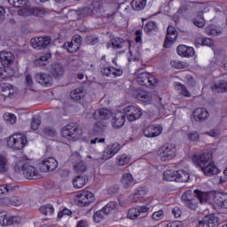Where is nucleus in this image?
Masks as SVG:
<instances>
[{
	"label": "nucleus",
	"instance_id": "nucleus-5",
	"mask_svg": "<svg viewBox=\"0 0 227 227\" xmlns=\"http://www.w3.org/2000/svg\"><path fill=\"white\" fill-rule=\"evenodd\" d=\"M158 155L163 161L171 160L176 157V147L167 144L158 150Z\"/></svg>",
	"mask_w": 227,
	"mask_h": 227
},
{
	"label": "nucleus",
	"instance_id": "nucleus-60",
	"mask_svg": "<svg viewBox=\"0 0 227 227\" xmlns=\"http://www.w3.org/2000/svg\"><path fill=\"white\" fill-rule=\"evenodd\" d=\"M188 139L193 142L200 141V133L197 131L188 133Z\"/></svg>",
	"mask_w": 227,
	"mask_h": 227
},
{
	"label": "nucleus",
	"instance_id": "nucleus-14",
	"mask_svg": "<svg viewBox=\"0 0 227 227\" xmlns=\"http://www.w3.org/2000/svg\"><path fill=\"white\" fill-rule=\"evenodd\" d=\"M178 38V31L173 26H168L167 28V35L163 43V47L165 49L169 48V46L173 43V42L176 41Z\"/></svg>",
	"mask_w": 227,
	"mask_h": 227
},
{
	"label": "nucleus",
	"instance_id": "nucleus-25",
	"mask_svg": "<svg viewBox=\"0 0 227 227\" xmlns=\"http://www.w3.org/2000/svg\"><path fill=\"white\" fill-rule=\"evenodd\" d=\"M203 4L198 2H187L183 4L180 8L177 10V13H185L190 8H195L196 10H201Z\"/></svg>",
	"mask_w": 227,
	"mask_h": 227
},
{
	"label": "nucleus",
	"instance_id": "nucleus-49",
	"mask_svg": "<svg viewBox=\"0 0 227 227\" xmlns=\"http://www.w3.org/2000/svg\"><path fill=\"white\" fill-rule=\"evenodd\" d=\"M118 203L116 201H110L108 202L104 207L105 215H109L113 210H114L117 207Z\"/></svg>",
	"mask_w": 227,
	"mask_h": 227
},
{
	"label": "nucleus",
	"instance_id": "nucleus-9",
	"mask_svg": "<svg viewBox=\"0 0 227 227\" xmlns=\"http://www.w3.org/2000/svg\"><path fill=\"white\" fill-rule=\"evenodd\" d=\"M51 36L44 35L32 38L30 43L34 49L42 51L43 49H47V47L51 45Z\"/></svg>",
	"mask_w": 227,
	"mask_h": 227
},
{
	"label": "nucleus",
	"instance_id": "nucleus-40",
	"mask_svg": "<svg viewBox=\"0 0 227 227\" xmlns=\"http://www.w3.org/2000/svg\"><path fill=\"white\" fill-rule=\"evenodd\" d=\"M62 47L63 49H66V51L69 52V54H74L77 52L79 49H81L73 41L65 43Z\"/></svg>",
	"mask_w": 227,
	"mask_h": 227
},
{
	"label": "nucleus",
	"instance_id": "nucleus-15",
	"mask_svg": "<svg viewBox=\"0 0 227 227\" xmlns=\"http://www.w3.org/2000/svg\"><path fill=\"white\" fill-rule=\"evenodd\" d=\"M162 134V126L152 124L144 129L145 137H159Z\"/></svg>",
	"mask_w": 227,
	"mask_h": 227
},
{
	"label": "nucleus",
	"instance_id": "nucleus-36",
	"mask_svg": "<svg viewBox=\"0 0 227 227\" xmlns=\"http://www.w3.org/2000/svg\"><path fill=\"white\" fill-rule=\"evenodd\" d=\"M176 182L179 183H185L189 182V172L184 171V170H177L176 171Z\"/></svg>",
	"mask_w": 227,
	"mask_h": 227
},
{
	"label": "nucleus",
	"instance_id": "nucleus-1",
	"mask_svg": "<svg viewBox=\"0 0 227 227\" xmlns=\"http://www.w3.org/2000/svg\"><path fill=\"white\" fill-rule=\"evenodd\" d=\"M192 161L197 168H200L206 176H214V175H219L221 170L215 166L214 160H212V153L207 152L200 155H194Z\"/></svg>",
	"mask_w": 227,
	"mask_h": 227
},
{
	"label": "nucleus",
	"instance_id": "nucleus-7",
	"mask_svg": "<svg viewBox=\"0 0 227 227\" xmlns=\"http://www.w3.org/2000/svg\"><path fill=\"white\" fill-rule=\"evenodd\" d=\"M76 201L78 207H88L91 203H95V194L91 192H82L76 195Z\"/></svg>",
	"mask_w": 227,
	"mask_h": 227
},
{
	"label": "nucleus",
	"instance_id": "nucleus-34",
	"mask_svg": "<svg viewBox=\"0 0 227 227\" xmlns=\"http://www.w3.org/2000/svg\"><path fill=\"white\" fill-rule=\"evenodd\" d=\"M146 1L147 0H132L130 3L132 10L135 12H141V10H145L146 7Z\"/></svg>",
	"mask_w": 227,
	"mask_h": 227
},
{
	"label": "nucleus",
	"instance_id": "nucleus-39",
	"mask_svg": "<svg viewBox=\"0 0 227 227\" xmlns=\"http://www.w3.org/2000/svg\"><path fill=\"white\" fill-rule=\"evenodd\" d=\"M17 185L12 184H0V194H9L13 191H17Z\"/></svg>",
	"mask_w": 227,
	"mask_h": 227
},
{
	"label": "nucleus",
	"instance_id": "nucleus-22",
	"mask_svg": "<svg viewBox=\"0 0 227 227\" xmlns=\"http://www.w3.org/2000/svg\"><path fill=\"white\" fill-rule=\"evenodd\" d=\"M86 182H88V176L84 174H79L72 180L74 189H82V186L86 185Z\"/></svg>",
	"mask_w": 227,
	"mask_h": 227
},
{
	"label": "nucleus",
	"instance_id": "nucleus-8",
	"mask_svg": "<svg viewBox=\"0 0 227 227\" xmlns=\"http://www.w3.org/2000/svg\"><path fill=\"white\" fill-rule=\"evenodd\" d=\"M137 82H138L140 86L150 88L157 84V77L152 75L150 73H140L137 75Z\"/></svg>",
	"mask_w": 227,
	"mask_h": 227
},
{
	"label": "nucleus",
	"instance_id": "nucleus-17",
	"mask_svg": "<svg viewBox=\"0 0 227 227\" xmlns=\"http://www.w3.org/2000/svg\"><path fill=\"white\" fill-rule=\"evenodd\" d=\"M214 201L218 207L227 210V190L215 192Z\"/></svg>",
	"mask_w": 227,
	"mask_h": 227
},
{
	"label": "nucleus",
	"instance_id": "nucleus-6",
	"mask_svg": "<svg viewBox=\"0 0 227 227\" xmlns=\"http://www.w3.org/2000/svg\"><path fill=\"white\" fill-rule=\"evenodd\" d=\"M69 160L70 162H72L74 171L79 173V175H84V173H86V171L88 170V168L86 167V164H84L81 154L77 153H74L70 157Z\"/></svg>",
	"mask_w": 227,
	"mask_h": 227
},
{
	"label": "nucleus",
	"instance_id": "nucleus-38",
	"mask_svg": "<svg viewBox=\"0 0 227 227\" xmlns=\"http://www.w3.org/2000/svg\"><path fill=\"white\" fill-rule=\"evenodd\" d=\"M4 205H12V207H20L22 204V200L20 197L12 196L10 198H4Z\"/></svg>",
	"mask_w": 227,
	"mask_h": 227
},
{
	"label": "nucleus",
	"instance_id": "nucleus-29",
	"mask_svg": "<svg viewBox=\"0 0 227 227\" xmlns=\"http://www.w3.org/2000/svg\"><path fill=\"white\" fill-rule=\"evenodd\" d=\"M70 97L72 100L79 102V100H82L86 97V91L82 88H77L70 92Z\"/></svg>",
	"mask_w": 227,
	"mask_h": 227
},
{
	"label": "nucleus",
	"instance_id": "nucleus-56",
	"mask_svg": "<svg viewBox=\"0 0 227 227\" xmlns=\"http://www.w3.org/2000/svg\"><path fill=\"white\" fill-rule=\"evenodd\" d=\"M153 221H162L164 219V210L160 209L151 215Z\"/></svg>",
	"mask_w": 227,
	"mask_h": 227
},
{
	"label": "nucleus",
	"instance_id": "nucleus-43",
	"mask_svg": "<svg viewBox=\"0 0 227 227\" xmlns=\"http://www.w3.org/2000/svg\"><path fill=\"white\" fill-rule=\"evenodd\" d=\"M126 43L125 39L121 37H114L112 39V47L114 49H123Z\"/></svg>",
	"mask_w": 227,
	"mask_h": 227
},
{
	"label": "nucleus",
	"instance_id": "nucleus-2",
	"mask_svg": "<svg viewBox=\"0 0 227 227\" xmlns=\"http://www.w3.org/2000/svg\"><path fill=\"white\" fill-rule=\"evenodd\" d=\"M61 136L68 141H74L82 136V128L75 122H70L62 128Z\"/></svg>",
	"mask_w": 227,
	"mask_h": 227
},
{
	"label": "nucleus",
	"instance_id": "nucleus-42",
	"mask_svg": "<svg viewBox=\"0 0 227 227\" xmlns=\"http://www.w3.org/2000/svg\"><path fill=\"white\" fill-rule=\"evenodd\" d=\"M39 212H41L43 215H52L54 214V206H52V204L43 205L39 208Z\"/></svg>",
	"mask_w": 227,
	"mask_h": 227
},
{
	"label": "nucleus",
	"instance_id": "nucleus-54",
	"mask_svg": "<svg viewBox=\"0 0 227 227\" xmlns=\"http://www.w3.org/2000/svg\"><path fill=\"white\" fill-rule=\"evenodd\" d=\"M106 215V211L102 208L101 210L96 212L93 215V220L95 223H102L104 221V217Z\"/></svg>",
	"mask_w": 227,
	"mask_h": 227
},
{
	"label": "nucleus",
	"instance_id": "nucleus-47",
	"mask_svg": "<svg viewBox=\"0 0 227 227\" xmlns=\"http://www.w3.org/2000/svg\"><path fill=\"white\" fill-rule=\"evenodd\" d=\"M28 13L34 17H43V15H45V10L40 9L38 7L29 8Z\"/></svg>",
	"mask_w": 227,
	"mask_h": 227
},
{
	"label": "nucleus",
	"instance_id": "nucleus-62",
	"mask_svg": "<svg viewBox=\"0 0 227 227\" xmlns=\"http://www.w3.org/2000/svg\"><path fill=\"white\" fill-rule=\"evenodd\" d=\"M184 81L188 86L193 87L196 85V80L191 74L186 75Z\"/></svg>",
	"mask_w": 227,
	"mask_h": 227
},
{
	"label": "nucleus",
	"instance_id": "nucleus-63",
	"mask_svg": "<svg viewBox=\"0 0 227 227\" xmlns=\"http://www.w3.org/2000/svg\"><path fill=\"white\" fill-rule=\"evenodd\" d=\"M112 75L114 77H121L123 75V70L112 67Z\"/></svg>",
	"mask_w": 227,
	"mask_h": 227
},
{
	"label": "nucleus",
	"instance_id": "nucleus-4",
	"mask_svg": "<svg viewBox=\"0 0 227 227\" xmlns=\"http://www.w3.org/2000/svg\"><path fill=\"white\" fill-rule=\"evenodd\" d=\"M27 145V137L21 133L11 136L7 140V145L12 150H22Z\"/></svg>",
	"mask_w": 227,
	"mask_h": 227
},
{
	"label": "nucleus",
	"instance_id": "nucleus-50",
	"mask_svg": "<svg viewBox=\"0 0 227 227\" xmlns=\"http://www.w3.org/2000/svg\"><path fill=\"white\" fill-rule=\"evenodd\" d=\"M116 162L118 166H125L130 162V158L126 154L118 155L116 158Z\"/></svg>",
	"mask_w": 227,
	"mask_h": 227
},
{
	"label": "nucleus",
	"instance_id": "nucleus-26",
	"mask_svg": "<svg viewBox=\"0 0 227 227\" xmlns=\"http://www.w3.org/2000/svg\"><path fill=\"white\" fill-rule=\"evenodd\" d=\"M121 184L124 189H129L134 185V177L130 173H124L121 179Z\"/></svg>",
	"mask_w": 227,
	"mask_h": 227
},
{
	"label": "nucleus",
	"instance_id": "nucleus-33",
	"mask_svg": "<svg viewBox=\"0 0 227 227\" xmlns=\"http://www.w3.org/2000/svg\"><path fill=\"white\" fill-rule=\"evenodd\" d=\"M212 90L213 91H217V93H226L227 91L226 80H221L219 81V82L215 83Z\"/></svg>",
	"mask_w": 227,
	"mask_h": 227
},
{
	"label": "nucleus",
	"instance_id": "nucleus-3",
	"mask_svg": "<svg viewBox=\"0 0 227 227\" xmlns=\"http://www.w3.org/2000/svg\"><path fill=\"white\" fill-rule=\"evenodd\" d=\"M16 168L23 171V175L27 178V180H38V178H40V173L38 172V169L29 165L27 160H20L16 164Z\"/></svg>",
	"mask_w": 227,
	"mask_h": 227
},
{
	"label": "nucleus",
	"instance_id": "nucleus-27",
	"mask_svg": "<svg viewBox=\"0 0 227 227\" xmlns=\"http://www.w3.org/2000/svg\"><path fill=\"white\" fill-rule=\"evenodd\" d=\"M94 10L95 6H93V4H90L89 6L82 7L74 11V13H76V15H79L80 17H90V15H93Z\"/></svg>",
	"mask_w": 227,
	"mask_h": 227
},
{
	"label": "nucleus",
	"instance_id": "nucleus-41",
	"mask_svg": "<svg viewBox=\"0 0 227 227\" xmlns=\"http://www.w3.org/2000/svg\"><path fill=\"white\" fill-rule=\"evenodd\" d=\"M143 196H145V192H143V188L136 189L134 193L130 195V200L133 201V203H139Z\"/></svg>",
	"mask_w": 227,
	"mask_h": 227
},
{
	"label": "nucleus",
	"instance_id": "nucleus-16",
	"mask_svg": "<svg viewBox=\"0 0 227 227\" xmlns=\"http://www.w3.org/2000/svg\"><path fill=\"white\" fill-rule=\"evenodd\" d=\"M150 211V207L146 206H142V207H132L129 210L128 212V219H137L139 215H143V214H146V212Z\"/></svg>",
	"mask_w": 227,
	"mask_h": 227
},
{
	"label": "nucleus",
	"instance_id": "nucleus-53",
	"mask_svg": "<svg viewBox=\"0 0 227 227\" xmlns=\"http://www.w3.org/2000/svg\"><path fill=\"white\" fill-rule=\"evenodd\" d=\"M136 98L140 102H148V100H150V96H148V92L141 90L136 94Z\"/></svg>",
	"mask_w": 227,
	"mask_h": 227
},
{
	"label": "nucleus",
	"instance_id": "nucleus-31",
	"mask_svg": "<svg viewBox=\"0 0 227 227\" xmlns=\"http://www.w3.org/2000/svg\"><path fill=\"white\" fill-rule=\"evenodd\" d=\"M192 22L197 27H203L205 26V18H203V12L200 11L195 13Z\"/></svg>",
	"mask_w": 227,
	"mask_h": 227
},
{
	"label": "nucleus",
	"instance_id": "nucleus-24",
	"mask_svg": "<svg viewBox=\"0 0 227 227\" xmlns=\"http://www.w3.org/2000/svg\"><path fill=\"white\" fill-rule=\"evenodd\" d=\"M35 80L42 86H52V77L47 74L39 73L35 75Z\"/></svg>",
	"mask_w": 227,
	"mask_h": 227
},
{
	"label": "nucleus",
	"instance_id": "nucleus-59",
	"mask_svg": "<svg viewBox=\"0 0 227 227\" xmlns=\"http://www.w3.org/2000/svg\"><path fill=\"white\" fill-rule=\"evenodd\" d=\"M85 42L86 43H88V45H97V43H98V38L95 35H87L85 38Z\"/></svg>",
	"mask_w": 227,
	"mask_h": 227
},
{
	"label": "nucleus",
	"instance_id": "nucleus-28",
	"mask_svg": "<svg viewBox=\"0 0 227 227\" xmlns=\"http://www.w3.org/2000/svg\"><path fill=\"white\" fill-rule=\"evenodd\" d=\"M93 118L94 120H107L109 116H111V111L106 109V108H101L99 110H96L93 113Z\"/></svg>",
	"mask_w": 227,
	"mask_h": 227
},
{
	"label": "nucleus",
	"instance_id": "nucleus-13",
	"mask_svg": "<svg viewBox=\"0 0 227 227\" xmlns=\"http://www.w3.org/2000/svg\"><path fill=\"white\" fill-rule=\"evenodd\" d=\"M20 218L19 216H12L8 212H0V225L1 226H12L13 224H19Z\"/></svg>",
	"mask_w": 227,
	"mask_h": 227
},
{
	"label": "nucleus",
	"instance_id": "nucleus-12",
	"mask_svg": "<svg viewBox=\"0 0 227 227\" xmlns=\"http://www.w3.org/2000/svg\"><path fill=\"white\" fill-rule=\"evenodd\" d=\"M124 114L127 116L129 121H136V120H139L143 116V112H141L139 107L129 106L124 108Z\"/></svg>",
	"mask_w": 227,
	"mask_h": 227
},
{
	"label": "nucleus",
	"instance_id": "nucleus-20",
	"mask_svg": "<svg viewBox=\"0 0 227 227\" xmlns=\"http://www.w3.org/2000/svg\"><path fill=\"white\" fill-rule=\"evenodd\" d=\"M50 74L55 78L63 77L65 74V67L60 63L52 64L50 69Z\"/></svg>",
	"mask_w": 227,
	"mask_h": 227
},
{
	"label": "nucleus",
	"instance_id": "nucleus-55",
	"mask_svg": "<svg viewBox=\"0 0 227 227\" xmlns=\"http://www.w3.org/2000/svg\"><path fill=\"white\" fill-rule=\"evenodd\" d=\"M6 171H8V160L0 155V173H6Z\"/></svg>",
	"mask_w": 227,
	"mask_h": 227
},
{
	"label": "nucleus",
	"instance_id": "nucleus-58",
	"mask_svg": "<svg viewBox=\"0 0 227 227\" xmlns=\"http://www.w3.org/2000/svg\"><path fill=\"white\" fill-rule=\"evenodd\" d=\"M184 205L187 207V208H190V210H196V208H198V200L193 198L186 201Z\"/></svg>",
	"mask_w": 227,
	"mask_h": 227
},
{
	"label": "nucleus",
	"instance_id": "nucleus-61",
	"mask_svg": "<svg viewBox=\"0 0 227 227\" xmlns=\"http://www.w3.org/2000/svg\"><path fill=\"white\" fill-rule=\"evenodd\" d=\"M72 42L81 48V45H82V36L81 35H74L72 37Z\"/></svg>",
	"mask_w": 227,
	"mask_h": 227
},
{
	"label": "nucleus",
	"instance_id": "nucleus-52",
	"mask_svg": "<svg viewBox=\"0 0 227 227\" xmlns=\"http://www.w3.org/2000/svg\"><path fill=\"white\" fill-rule=\"evenodd\" d=\"M176 90H177V91L181 93V95H184V97H191V92L187 90L185 85L182 83H177L176 85Z\"/></svg>",
	"mask_w": 227,
	"mask_h": 227
},
{
	"label": "nucleus",
	"instance_id": "nucleus-18",
	"mask_svg": "<svg viewBox=\"0 0 227 227\" xmlns=\"http://www.w3.org/2000/svg\"><path fill=\"white\" fill-rule=\"evenodd\" d=\"M14 59H15V57L13 56V53L10 51L0 52V61L3 67H10L11 65H13Z\"/></svg>",
	"mask_w": 227,
	"mask_h": 227
},
{
	"label": "nucleus",
	"instance_id": "nucleus-57",
	"mask_svg": "<svg viewBox=\"0 0 227 227\" xmlns=\"http://www.w3.org/2000/svg\"><path fill=\"white\" fill-rule=\"evenodd\" d=\"M8 3L16 8H22L27 4V0H8Z\"/></svg>",
	"mask_w": 227,
	"mask_h": 227
},
{
	"label": "nucleus",
	"instance_id": "nucleus-10",
	"mask_svg": "<svg viewBox=\"0 0 227 227\" xmlns=\"http://www.w3.org/2000/svg\"><path fill=\"white\" fill-rule=\"evenodd\" d=\"M39 168L43 173L55 171L58 168V160L54 157L45 158L39 163Z\"/></svg>",
	"mask_w": 227,
	"mask_h": 227
},
{
	"label": "nucleus",
	"instance_id": "nucleus-21",
	"mask_svg": "<svg viewBox=\"0 0 227 227\" xmlns=\"http://www.w3.org/2000/svg\"><path fill=\"white\" fill-rule=\"evenodd\" d=\"M176 51L179 56H183L184 58L194 56V48L188 47L184 44L177 46Z\"/></svg>",
	"mask_w": 227,
	"mask_h": 227
},
{
	"label": "nucleus",
	"instance_id": "nucleus-48",
	"mask_svg": "<svg viewBox=\"0 0 227 227\" xmlns=\"http://www.w3.org/2000/svg\"><path fill=\"white\" fill-rule=\"evenodd\" d=\"M170 65L172 68H176L178 70H182V68H187V67H189V64L180 60H172Z\"/></svg>",
	"mask_w": 227,
	"mask_h": 227
},
{
	"label": "nucleus",
	"instance_id": "nucleus-30",
	"mask_svg": "<svg viewBox=\"0 0 227 227\" xmlns=\"http://www.w3.org/2000/svg\"><path fill=\"white\" fill-rule=\"evenodd\" d=\"M13 93V86L10 83L0 84V95L2 97H10Z\"/></svg>",
	"mask_w": 227,
	"mask_h": 227
},
{
	"label": "nucleus",
	"instance_id": "nucleus-44",
	"mask_svg": "<svg viewBox=\"0 0 227 227\" xmlns=\"http://www.w3.org/2000/svg\"><path fill=\"white\" fill-rule=\"evenodd\" d=\"M163 178L167 182H176V171L174 170H166L163 173Z\"/></svg>",
	"mask_w": 227,
	"mask_h": 227
},
{
	"label": "nucleus",
	"instance_id": "nucleus-51",
	"mask_svg": "<svg viewBox=\"0 0 227 227\" xmlns=\"http://www.w3.org/2000/svg\"><path fill=\"white\" fill-rule=\"evenodd\" d=\"M218 223H217V217H215V215H209V216H206V225L207 227H217L218 226Z\"/></svg>",
	"mask_w": 227,
	"mask_h": 227
},
{
	"label": "nucleus",
	"instance_id": "nucleus-35",
	"mask_svg": "<svg viewBox=\"0 0 227 227\" xmlns=\"http://www.w3.org/2000/svg\"><path fill=\"white\" fill-rule=\"evenodd\" d=\"M144 30L147 35H153L159 31V27L155 21H149L145 25Z\"/></svg>",
	"mask_w": 227,
	"mask_h": 227
},
{
	"label": "nucleus",
	"instance_id": "nucleus-37",
	"mask_svg": "<svg viewBox=\"0 0 227 227\" xmlns=\"http://www.w3.org/2000/svg\"><path fill=\"white\" fill-rule=\"evenodd\" d=\"M195 198L199 199L200 203H207L208 200H210V196L208 195L207 192H201L200 190L194 191Z\"/></svg>",
	"mask_w": 227,
	"mask_h": 227
},
{
	"label": "nucleus",
	"instance_id": "nucleus-64",
	"mask_svg": "<svg viewBox=\"0 0 227 227\" xmlns=\"http://www.w3.org/2000/svg\"><path fill=\"white\" fill-rule=\"evenodd\" d=\"M164 227H184V223L181 221H174L167 223Z\"/></svg>",
	"mask_w": 227,
	"mask_h": 227
},
{
	"label": "nucleus",
	"instance_id": "nucleus-46",
	"mask_svg": "<svg viewBox=\"0 0 227 227\" xmlns=\"http://www.w3.org/2000/svg\"><path fill=\"white\" fill-rule=\"evenodd\" d=\"M4 121L8 125H15L17 123V116L13 114L7 113L4 115Z\"/></svg>",
	"mask_w": 227,
	"mask_h": 227
},
{
	"label": "nucleus",
	"instance_id": "nucleus-19",
	"mask_svg": "<svg viewBox=\"0 0 227 227\" xmlns=\"http://www.w3.org/2000/svg\"><path fill=\"white\" fill-rule=\"evenodd\" d=\"M125 114L123 112H118L114 114L112 118L113 127L114 129H121L122 125H125Z\"/></svg>",
	"mask_w": 227,
	"mask_h": 227
},
{
	"label": "nucleus",
	"instance_id": "nucleus-45",
	"mask_svg": "<svg viewBox=\"0 0 227 227\" xmlns=\"http://www.w3.org/2000/svg\"><path fill=\"white\" fill-rule=\"evenodd\" d=\"M42 133L43 134V136H46V137H56V136H58V132L56 131V129L49 126L43 128Z\"/></svg>",
	"mask_w": 227,
	"mask_h": 227
},
{
	"label": "nucleus",
	"instance_id": "nucleus-32",
	"mask_svg": "<svg viewBox=\"0 0 227 227\" xmlns=\"http://www.w3.org/2000/svg\"><path fill=\"white\" fill-rule=\"evenodd\" d=\"M106 123L104 121H97L93 125V132L96 136H102L104 130H106Z\"/></svg>",
	"mask_w": 227,
	"mask_h": 227
},
{
	"label": "nucleus",
	"instance_id": "nucleus-11",
	"mask_svg": "<svg viewBox=\"0 0 227 227\" xmlns=\"http://www.w3.org/2000/svg\"><path fill=\"white\" fill-rule=\"evenodd\" d=\"M121 149V145L118 143L108 145L102 153V160H109V159H113Z\"/></svg>",
	"mask_w": 227,
	"mask_h": 227
},
{
	"label": "nucleus",
	"instance_id": "nucleus-23",
	"mask_svg": "<svg viewBox=\"0 0 227 227\" xmlns=\"http://www.w3.org/2000/svg\"><path fill=\"white\" fill-rule=\"evenodd\" d=\"M208 118V111L205 108H197L193 111L195 121H205Z\"/></svg>",
	"mask_w": 227,
	"mask_h": 227
}]
</instances>
